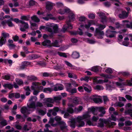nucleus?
Instances as JSON below:
<instances>
[{"label":"nucleus","instance_id":"obj_57","mask_svg":"<svg viewBox=\"0 0 132 132\" xmlns=\"http://www.w3.org/2000/svg\"><path fill=\"white\" fill-rule=\"evenodd\" d=\"M8 46L10 49L16 47V45L13 44H9L8 45Z\"/></svg>","mask_w":132,"mask_h":132},{"label":"nucleus","instance_id":"obj_20","mask_svg":"<svg viewBox=\"0 0 132 132\" xmlns=\"http://www.w3.org/2000/svg\"><path fill=\"white\" fill-rule=\"evenodd\" d=\"M101 69V67L100 66H96L92 67L91 70L95 72H97L99 71Z\"/></svg>","mask_w":132,"mask_h":132},{"label":"nucleus","instance_id":"obj_6","mask_svg":"<svg viewBox=\"0 0 132 132\" xmlns=\"http://www.w3.org/2000/svg\"><path fill=\"white\" fill-rule=\"evenodd\" d=\"M73 27L70 21H67V24L64 25L62 28V31L64 32L67 30L68 28L72 29Z\"/></svg>","mask_w":132,"mask_h":132},{"label":"nucleus","instance_id":"obj_11","mask_svg":"<svg viewBox=\"0 0 132 132\" xmlns=\"http://www.w3.org/2000/svg\"><path fill=\"white\" fill-rule=\"evenodd\" d=\"M51 41L50 40H44L42 42V44L44 46H46L49 48L50 47H51Z\"/></svg>","mask_w":132,"mask_h":132},{"label":"nucleus","instance_id":"obj_43","mask_svg":"<svg viewBox=\"0 0 132 132\" xmlns=\"http://www.w3.org/2000/svg\"><path fill=\"white\" fill-rule=\"evenodd\" d=\"M54 120H55L57 122V123L59 124V122H61L62 121H61L62 119L61 117H59L58 116H56L54 118Z\"/></svg>","mask_w":132,"mask_h":132},{"label":"nucleus","instance_id":"obj_25","mask_svg":"<svg viewBox=\"0 0 132 132\" xmlns=\"http://www.w3.org/2000/svg\"><path fill=\"white\" fill-rule=\"evenodd\" d=\"M32 20L34 21L35 22H38L40 21V20L36 15H34L31 17Z\"/></svg>","mask_w":132,"mask_h":132},{"label":"nucleus","instance_id":"obj_13","mask_svg":"<svg viewBox=\"0 0 132 132\" xmlns=\"http://www.w3.org/2000/svg\"><path fill=\"white\" fill-rule=\"evenodd\" d=\"M104 33L103 31H102L99 29L96 28L94 33V36H97L98 35H104Z\"/></svg>","mask_w":132,"mask_h":132},{"label":"nucleus","instance_id":"obj_58","mask_svg":"<svg viewBox=\"0 0 132 132\" xmlns=\"http://www.w3.org/2000/svg\"><path fill=\"white\" fill-rule=\"evenodd\" d=\"M105 27L106 26L105 25H103L102 24H100L99 25V27L97 28L99 29L102 30L104 29Z\"/></svg>","mask_w":132,"mask_h":132},{"label":"nucleus","instance_id":"obj_12","mask_svg":"<svg viewBox=\"0 0 132 132\" xmlns=\"http://www.w3.org/2000/svg\"><path fill=\"white\" fill-rule=\"evenodd\" d=\"M42 18L46 21H48L49 19H54V18L53 16V15L51 13L47 14L46 16L42 17Z\"/></svg>","mask_w":132,"mask_h":132},{"label":"nucleus","instance_id":"obj_48","mask_svg":"<svg viewBox=\"0 0 132 132\" xmlns=\"http://www.w3.org/2000/svg\"><path fill=\"white\" fill-rule=\"evenodd\" d=\"M0 123L1 125L3 126H5L7 124V121L5 119H3L0 122Z\"/></svg>","mask_w":132,"mask_h":132},{"label":"nucleus","instance_id":"obj_27","mask_svg":"<svg viewBox=\"0 0 132 132\" xmlns=\"http://www.w3.org/2000/svg\"><path fill=\"white\" fill-rule=\"evenodd\" d=\"M82 120H79L78 119V117L77 118V122H78L79 124L78 125V127H83L85 125V123L83 121H82Z\"/></svg>","mask_w":132,"mask_h":132},{"label":"nucleus","instance_id":"obj_21","mask_svg":"<svg viewBox=\"0 0 132 132\" xmlns=\"http://www.w3.org/2000/svg\"><path fill=\"white\" fill-rule=\"evenodd\" d=\"M51 47L53 46L57 47H59L60 46V45L59 44V42L57 40H55L54 42L51 43Z\"/></svg>","mask_w":132,"mask_h":132},{"label":"nucleus","instance_id":"obj_28","mask_svg":"<svg viewBox=\"0 0 132 132\" xmlns=\"http://www.w3.org/2000/svg\"><path fill=\"white\" fill-rule=\"evenodd\" d=\"M65 87L66 89V90L69 92L72 88L71 84L70 83H67L66 84Z\"/></svg>","mask_w":132,"mask_h":132},{"label":"nucleus","instance_id":"obj_50","mask_svg":"<svg viewBox=\"0 0 132 132\" xmlns=\"http://www.w3.org/2000/svg\"><path fill=\"white\" fill-rule=\"evenodd\" d=\"M120 73L123 76L126 77H127L130 75L129 73L128 72H122Z\"/></svg>","mask_w":132,"mask_h":132},{"label":"nucleus","instance_id":"obj_17","mask_svg":"<svg viewBox=\"0 0 132 132\" xmlns=\"http://www.w3.org/2000/svg\"><path fill=\"white\" fill-rule=\"evenodd\" d=\"M90 117V115L88 114H86L83 115L82 116H78V120H84L85 119H87Z\"/></svg>","mask_w":132,"mask_h":132},{"label":"nucleus","instance_id":"obj_33","mask_svg":"<svg viewBox=\"0 0 132 132\" xmlns=\"http://www.w3.org/2000/svg\"><path fill=\"white\" fill-rule=\"evenodd\" d=\"M53 91V89L51 88L48 87L45 88L43 89V92L44 93H47V92L48 91L50 92H52Z\"/></svg>","mask_w":132,"mask_h":132},{"label":"nucleus","instance_id":"obj_35","mask_svg":"<svg viewBox=\"0 0 132 132\" xmlns=\"http://www.w3.org/2000/svg\"><path fill=\"white\" fill-rule=\"evenodd\" d=\"M68 77L71 78H73L75 79L77 78V76L72 73H68Z\"/></svg>","mask_w":132,"mask_h":132},{"label":"nucleus","instance_id":"obj_18","mask_svg":"<svg viewBox=\"0 0 132 132\" xmlns=\"http://www.w3.org/2000/svg\"><path fill=\"white\" fill-rule=\"evenodd\" d=\"M84 90L87 93H90L92 90V88L91 86L87 85L86 87H84Z\"/></svg>","mask_w":132,"mask_h":132},{"label":"nucleus","instance_id":"obj_51","mask_svg":"<svg viewBox=\"0 0 132 132\" xmlns=\"http://www.w3.org/2000/svg\"><path fill=\"white\" fill-rule=\"evenodd\" d=\"M105 72L106 73L110 74H111L113 72L112 69L110 68H107L105 70Z\"/></svg>","mask_w":132,"mask_h":132},{"label":"nucleus","instance_id":"obj_22","mask_svg":"<svg viewBox=\"0 0 132 132\" xmlns=\"http://www.w3.org/2000/svg\"><path fill=\"white\" fill-rule=\"evenodd\" d=\"M27 106L30 109H35L36 108L35 103L34 101H32L29 105H27Z\"/></svg>","mask_w":132,"mask_h":132},{"label":"nucleus","instance_id":"obj_31","mask_svg":"<svg viewBox=\"0 0 132 132\" xmlns=\"http://www.w3.org/2000/svg\"><path fill=\"white\" fill-rule=\"evenodd\" d=\"M75 15L73 13L70 12L69 15V20L68 21H70V23L71 20H73L75 19Z\"/></svg>","mask_w":132,"mask_h":132},{"label":"nucleus","instance_id":"obj_3","mask_svg":"<svg viewBox=\"0 0 132 132\" xmlns=\"http://www.w3.org/2000/svg\"><path fill=\"white\" fill-rule=\"evenodd\" d=\"M99 16L101 19V22L103 24H105L107 22V17L105 14L103 12H100L98 13Z\"/></svg>","mask_w":132,"mask_h":132},{"label":"nucleus","instance_id":"obj_37","mask_svg":"<svg viewBox=\"0 0 132 132\" xmlns=\"http://www.w3.org/2000/svg\"><path fill=\"white\" fill-rule=\"evenodd\" d=\"M4 86L5 87L7 88L10 89H11L13 87V85L11 84H5Z\"/></svg>","mask_w":132,"mask_h":132},{"label":"nucleus","instance_id":"obj_56","mask_svg":"<svg viewBox=\"0 0 132 132\" xmlns=\"http://www.w3.org/2000/svg\"><path fill=\"white\" fill-rule=\"evenodd\" d=\"M98 117L93 116L92 118V121H93L96 122L98 120Z\"/></svg>","mask_w":132,"mask_h":132},{"label":"nucleus","instance_id":"obj_23","mask_svg":"<svg viewBox=\"0 0 132 132\" xmlns=\"http://www.w3.org/2000/svg\"><path fill=\"white\" fill-rule=\"evenodd\" d=\"M44 101H45V102H44V104H46L48 103H54L53 99L51 98H45L44 99Z\"/></svg>","mask_w":132,"mask_h":132},{"label":"nucleus","instance_id":"obj_30","mask_svg":"<svg viewBox=\"0 0 132 132\" xmlns=\"http://www.w3.org/2000/svg\"><path fill=\"white\" fill-rule=\"evenodd\" d=\"M122 84L124 85H128L131 86H132V83L130 80H127L126 81L123 82Z\"/></svg>","mask_w":132,"mask_h":132},{"label":"nucleus","instance_id":"obj_39","mask_svg":"<svg viewBox=\"0 0 132 132\" xmlns=\"http://www.w3.org/2000/svg\"><path fill=\"white\" fill-rule=\"evenodd\" d=\"M67 111L68 113L72 114L74 112L73 109L71 107H68L67 108Z\"/></svg>","mask_w":132,"mask_h":132},{"label":"nucleus","instance_id":"obj_38","mask_svg":"<svg viewBox=\"0 0 132 132\" xmlns=\"http://www.w3.org/2000/svg\"><path fill=\"white\" fill-rule=\"evenodd\" d=\"M6 41V39L1 38V39H0V46L1 47L4 44Z\"/></svg>","mask_w":132,"mask_h":132},{"label":"nucleus","instance_id":"obj_46","mask_svg":"<svg viewBox=\"0 0 132 132\" xmlns=\"http://www.w3.org/2000/svg\"><path fill=\"white\" fill-rule=\"evenodd\" d=\"M61 97L60 96L54 97L53 99L54 103L57 101H60L61 100Z\"/></svg>","mask_w":132,"mask_h":132},{"label":"nucleus","instance_id":"obj_49","mask_svg":"<svg viewBox=\"0 0 132 132\" xmlns=\"http://www.w3.org/2000/svg\"><path fill=\"white\" fill-rule=\"evenodd\" d=\"M77 89L76 88L71 89L69 91V92L71 94H73L75 93H77Z\"/></svg>","mask_w":132,"mask_h":132},{"label":"nucleus","instance_id":"obj_26","mask_svg":"<svg viewBox=\"0 0 132 132\" xmlns=\"http://www.w3.org/2000/svg\"><path fill=\"white\" fill-rule=\"evenodd\" d=\"M72 57L74 59H77L79 57V53L76 52H74L71 55Z\"/></svg>","mask_w":132,"mask_h":132},{"label":"nucleus","instance_id":"obj_60","mask_svg":"<svg viewBox=\"0 0 132 132\" xmlns=\"http://www.w3.org/2000/svg\"><path fill=\"white\" fill-rule=\"evenodd\" d=\"M99 111L100 112H105L106 111L104 107H99L98 108Z\"/></svg>","mask_w":132,"mask_h":132},{"label":"nucleus","instance_id":"obj_29","mask_svg":"<svg viewBox=\"0 0 132 132\" xmlns=\"http://www.w3.org/2000/svg\"><path fill=\"white\" fill-rule=\"evenodd\" d=\"M122 84L124 85H128L131 86H132V83L130 80H127L126 81L123 82Z\"/></svg>","mask_w":132,"mask_h":132},{"label":"nucleus","instance_id":"obj_52","mask_svg":"<svg viewBox=\"0 0 132 132\" xmlns=\"http://www.w3.org/2000/svg\"><path fill=\"white\" fill-rule=\"evenodd\" d=\"M116 34L114 33H112L110 35L105 34V35L107 37L112 38L115 37V35Z\"/></svg>","mask_w":132,"mask_h":132},{"label":"nucleus","instance_id":"obj_59","mask_svg":"<svg viewBox=\"0 0 132 132\" xmlns=\"http://www.w3.org/2000/svg\"><path fill=\"white\" fill-rule=\"evenodd\" d=\"M13 40L14 42H17L19 40V37L16 35L13 36L12 37Z\"/></svg>","mask_w":132,"mask_h":132},{"label":"nucleus","instance_id":"obj_64","mask_svg":"<svg viewBox=\"0 0 132 132\" xmlns=\"http://www.w3.org/2000/svg\"><path fill=\"white\" fill-rule=\"evenodd\" d=\"M38 112L39 114H40L42 116L44 115L46 113L43 110L40 109L38 111Z\"/></svg>","mask_w":132,"mask_h":132},{"label":"nucleus","instance_id":"obj_15","mask_svg":"<svg viewBox=\"0 0 132 132\" xmlns=\"http://www.w3.org/2000/svg\"><path fill=\"white\" fill-rule=\"evenodd\" d=\"M53 4L50 2H47L46 3V8L49 10H51L53 9Z\"/></svg>","mask_w":132,"mask_h":132},{"label":"nucleus","instance_id":"obj_42","mask_svg":"<svg viewBox=\"0 0 132 132\" xmlns=\"http://www.w3.org/2000/svg\"><path fill=\"white\" fill-rule=\"evenodd\" d=\"M73 103L76 104H79V98L78 97H75L73 100Z\"/></svg>","mask_w":132,"mask_h":132},{"label":"nucleus","instance_id":"obj_55","mask_svg":"<svg viewBox=\"0 0 132 132\" xmlns=\"http://www.w3.org/2000/svg\"><path fill=\"white\" fill-rule=\"evenodd\" d=\"M90 78L88 76H86L84 78H82L81 79V80H84L86 82H88V80Z\"/></svg>","mask_w":132,"mask_h":132},{"label":"nucleus","instance_id":"obj_14","mask_svg":"<svg viewBox=\"0 0 132 132\" xmlns=\"http://www.w3.org/2000/svg\"><path fill=\"white\" fill-rule=\"evenodd\" d=\"M27 77V80L29 81H35L38 80L37 77L34 75L28 76Z\"/></svg>","mask_w":132,"mask_h":132},{"label":"nucleus","instance_id":"obj_63","mask_svg":"<svg viewBox=\"0 0 132 132\" xmlns=\"http://www.w3.org/2000/svg\"><path fill=\"white\" fill-rule=\"evenodd\" d=\"M125 97L127 100L130 101H132V97L131 96L129 95H125Z\"/></svg>","mask_w":132,"mask_h":132},{"label":"nucleus","instance_id":"obj_53","mask_svg":"<svg viewBox=\"0 0 132 132\" xmlns=\"http://www.w3.org/2000/svg\"><path fill=\"white\" fill-rule=\"evenodd\" d=\"M100 76L106 78H111V76H109L108 75H106L104 73H102L100 74Z\"/></svg>","mask_w":132,"mask_h":132},{"label":"nucleus","instance_id":"obj_10","mask_svg":"<svg viewBox=\"0 0 132 132\" xmlns=\"http://www.w3.org/2000/svg\"><path fill=\"white\" fill-rule=\"evenodd\" d=\"M31 64V63L27 61H24L22 62L21 65L20 66V68L21 70H23L26 67Z\"/></svg>","mask_w":132,"mask_h":132},{"label":"nucleus","instance_id":"obj_16","mask_svg":"<svg viewBox=\"0 0 132 132\" xmlns=\"http://www.w3.org/2000/svg\"><path fill=\"white\" fill-rule=\"evenodd\" d=\"M40 56L37 54H32L29 55L28 57L30 60H34L38 58Z\"/></svg>","mask_w":132,"mask_h":132},{"label":"nucleus","instance_id":"obj_4","mask_svg":"<svg viewBox=\"0 0 132 132\" xmlns=\"http://www.w3.org/2000/svg\"><path fill=\"white\" fill-rule=\"evenodd\" d=\"M1 24L3 26V28H5V26H6V24L7 23L8 26L9 27H12L14 26V24L11 21H7L6 20L2 21L1 22Z\"/></svg>","mask_w":132,"mask_h":132},{"label":"nucleus","instance_id":"obj_47","mask_svg":"<svg viewBox=\"0 0 132 132\" xmlns=\"http://www.w3.org/2000/svg\"><path fill=\"white\" fill-rule=\"evenodd\" d=\"M24 51V52L26 54H28L30 53H32L33 52H30L29 51H28V48L27 47L25 46H24L22 47Z\"/></svg>","mask_w":132,"mask_h":132},{"label":"nucleus","instance_id":"obj_54","mask_svg":"<svg viewBox=\"0 0 132 132\" xmlns=\"http://www.w3.org/2000/svg\"><path fill=\"white\" fill-rule=\"evenodd\" d=\"M36 3V2L35 1L33 0H31L29 1V4L30 6H33Z\"/></svg>","mask_w":132,"mask_h":132},{"label":"nucleus","instance_id":"obj_9","mask_svg":"<svg viewBox=\"0 0 132 132\" xmlns=\"http://www.w3.org/2000/svg\"><path fill=\"white\" fill-rule=\"evenodd\" d=\"M30 110H28L26 106H23L20 109V112L22 114L26 113L28 114H30Z\"/></svg>","mask_w":132,"mask_h":132},{"label":"nucleus","instance_id":"obj_40","mask_svg":"<svg viewBox=\"0 0 132 132\" xmlns=\"http://www.w3.org/2000/svg\"><path fill=\"white\" fill-rule=\"evenodd\" d=\"M57 54L63 57L66 58L67 57V55L65 53L63 52H57Z\"/></svg>","mask_w":132,"mask_h":132},{"label":"nucleus","instance_id":"obj_24","mask_svg":"<svg viewBox=\"0 0 132 132\" xmlns=\"http://www.w3.org/2000/svg\"><path fill=\"white\" fill-rule=\"evenodd\" d=\"M70 126L73 129H74L75 127V120L74 118H73L71 119L70 121Z\"/></svg>","mask_w":132,"mask_h":132},{"label":"nucleus","instance_id":"obj_45","mask_svg":"<svg viewBox=\"0 0 132 132\" xmlns=\"http://www.w3.org/2000/svg\"><path fill=\"white\" fill-rule=\"evenodd\" d=\"M58 27L57 24H55L53 27V29L54 30V32L56 33L58 31Z\"/></svg>","mask_w":132,"mask_h":132},{"label":"nucleus","instance_id":"obj_1","mask_svg":"<svg viewBox=\"0 0 132 132\" xmlns=\"http://www.w3.org/2000/svg\"><path fill=\"white\" fill-rule=\"evenodd\" d=\"M99 122L98 123L97 126L101 128H103L104 127V124L106 125V126L109 128L116 125V122H111V121L108 119L100 118L99 120Z\"/></svg>","mask_w":132,"mask_h":132},{"label":"nucleus","instance_id":"obj_61","mask_svg":"<svg viewBox=\"0 0 132 132\" xmlns=\"http://www.w3.org/2000/svg\"><path fill=\"white\" fill-rule=\"evenodd\" d=\"M125 124L126 126H130L132 125V122L130 121H127L125 122Z\"/></svg>","mask_w":132,"mask_h":132},{"label":"nucleus","instance_id":"obj_32","mask_svg":"<svg viewBox=\"0 0 132 132\" xmlns=\"http://www.w3.org/2000/svg\"><path fill=\"white\" fill-rule=\"evenodd\" d=\"M30 18V15H23L21 16V19L22 20H25V21H28L29 19Z\"/></svg>","mask_w":132,"mask_h":132},{"label":"nucleus","instance_id":"obj_34","mask_svg":"<svg viewBox=\"0 0 132 132\" xmlns=\"http://www.w3.org/2000/svg\"><path fill=\"white\" fill-rule=\"evenodd\" d=\"M92 99L95 103H96L99 102H102V101L101 99L99 98H95Z\"/></svg>","mask_w":132,"mask_h":132},{"label":"nucleus","instance_id":"obj_41","mask_svg":"<svg viewBox=\"0 0 132 132\" xmlns=\"http://www.w3.org/2000/svg\"><path fill=\"white\" fill-rule=\"evenodd\" d=\"M112 33H118V32L115 31H112L110 29H108L106 31L105 34L110 35Z\"/></svg>","mask_w":132,"mask_h":132},{"label":"nucleus","instance_id":"obj_19","mask_svg":"<svg viewBox=\"0 0 132 132\" xmlns=\"http://www.w3.org/2000/svg\"><path fill=\"white\" fill-rule=\"evenodd\" d=\"M15 80L16 83L19 86H20L21 85H23V82L22 80L21 79L16 78L15 79Z\"/></svg>","mask_w":132,"mask_h":132},{"label":"nucleus","instance_id":"obj_44","mask_svg":"<svg viewBox=\"0 0 132 132\" xmlns=\"http://www.w3.org/2000/svg\"><path fill=\"white\" fill-rule=\"evenodd\" d=\"M11 75L9 74H7L4 76L2 77L3 78L6 80H9L10 78Z\"/></svg>","mask_w":132,"mask_h":132},{"label":"nucleus","instance_id":"obj_36","mask_svg":"<svg viewBox=\"0 0 132 132\" xmlns=\"http://www.w3.org/2000/svg\"><path fill=\"white\" fill-rule=\"evenodd\" d=\"M2 38H3L6 39L7 37H9L10 36L9 34L7 33L4 32L2 33Z\"/></svg>","mask_w":132,"mask_h":132},{"label":"nucleus","instance_id":"obj_2","mask_svg":"<svg viewBox=\"0 0 132 132\" xmlns=\"http://www.w3.org/2000/svg\"><path fill=\"white\" fill-rule=\"evenodd\" d=\"M58 123V126H60V129L62 132H67L68 131V127L65 122L63 121Z\"/></svg>","mask_w":132,"mask_h":132},{"label":"nucleus","instance_id":"obj_62","mask_svg":"<svg viewBox=\"0 0 132 132\" xmlns=\"http://www.w3.org/2000/svg\"><path fill=\"white\" fill-rule=\"evenodd\" d=\"M3 10L4 11L6 14H10V9L9 8L3 9Z\"/></svg>","mask_w":132,"mask_h":132},{"label":"nucleus","instance_id":"obj_8","mask_svg":"<svg viewBox=\"0 0 132 132\" xmlns=\"http://www.w3.org/2000/svg\"><path fill=\"white\" fill-rule=\"evenodd\" d=\"M128 13L125 11H122L121 12V13L119 15V17L121 19H124L126 18L128 16Z\"/></svg>","mask_w":132,"mask_h":132},{"label":"nucleus","instance_id":"obj_5","mask_svg":"<svg viewBox=\"0 0 132 132\" xmlns=\"http://www.w3.org/2000/svg\"><path fill=\"white\" fill-rule=\"evenodd\" d=\"M14 21L16 23H20L22 24H24V27L25 28L27 29L28 28L29 26L27 23L26 22L22 20H20L16 18L14 19Z\"/></svg>","mask_w":132,"mask_h":132},{"label":"nucleus","instance_id":"obj_7","mask_svg":"<svg viewBox=\"0 0 132 132\" xmlns=\"http://www.w3.org/2000/svg\"><path fill=\"white\" fill-rule=\"evenodd\" d=\"M123 25L126 26V27L130 29H132V21L129 22L127 20H124L122 21Z\"/></svg>","mask_w":132,"mask_h":132}]
</instances>
